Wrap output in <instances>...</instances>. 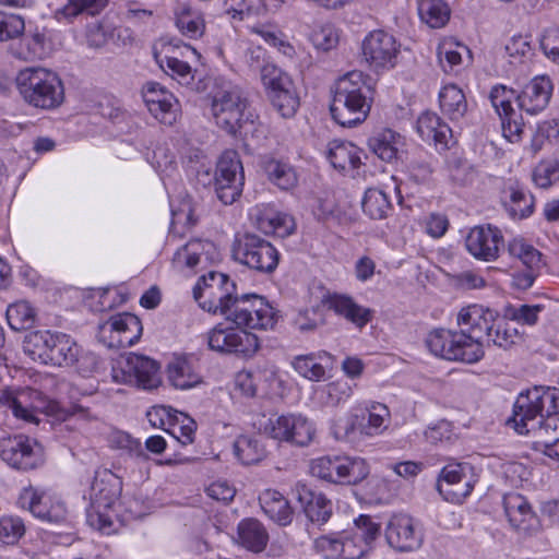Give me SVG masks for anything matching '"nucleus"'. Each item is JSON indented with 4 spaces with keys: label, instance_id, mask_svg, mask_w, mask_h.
Segmentation results:
<instances>
[{
    "label": "nucleus",
    "instance_id": "nucleus-1",
    "mask_svg": "<svg viewBox=\"0 0 559 559\" xmlns=\"http://www.w3.org/2000/svg\"><path fill=\"white\" fill-rule=\"evenodd\" d=\"M203 281L204 292L198 287L193 290L194 299L203 310L219 312L238 328L267 330L276 324L277 312L264 297L257 294L239 296L235 282L228 275L210 272L203 276Z\"/></svg>",
    "mask_w": 559,
    "mask_h": 559
},
{
    "label": "nucleus",
    "instance_id": "nucleus-2",
    "mask_svg": "<svg viewBox=\"0 0 559 559\" xmlns=\"http://www.w3.org/2000/svg\"><path fill=\"white\" fill-rule=\"evenodd\" d=\"M511 421L519 433H532L537 450L547 449L559 438V389L534 386L522 392Z\"/></svg>",
    "mask_w": 559,
    "mask_h": 559
},
{
    "label": "nucleus",
    "instance_id": "nucleus-3",
    "mask_svg": "<svg viewBox=\"0 0 559 559\" xmlns=\"http://www.w3.org/2000/svg\"><path fill=\"white\" fill-rule=\"evenodd\" d=\"M24 349L34 360L46 365L73 368L83 378L97 372L98 357L83 349L70 335L61 332L34 331L25 336Z\"/></svg>",
    "mask_w": 559,
    "mask_h": 559
},
{
    "label": "nucleus",
    "instance_id": "nucleus-4",
    "mask_svg": "<svg viewBox=\"0 0 559 559\" xmlns=\"http://www.w3.org/2000/svg\"><path fill=\"white\" fill-rule=\"evenodd\" d=\"M369 75L355 70L335 82L330 111L336 123L352 128L367 119L373 99Z\"/></svg>",
    "mask_w": 559,
    "mask_h": 559
},
{
    "label": "nucleus",
    "instance_id": "nucleus-5",
    "mask_svg": "<svg viewBox=\"0 0 559 559\" xmlns=\"http://www.w3.org/2000/svg\"><path fill=\"white\" fill-rule=\"evenodd\" d=\"M379 534L380 525L369 515H360L353 531L320 536L314 544L326 559H360Z\"/></svg>",
    "mask_w": 559,
    "mask_h": 559
},
{
    "label": "nucleus",
    "instance_id": "nucleus-6",
    "mask_svg": "<svg viewBox=\"0 0 559 559\" xmlns=\"http://www.w3.org/2000/svg\"><path fill=\"white\" fill-rule=\"evenodd\" d=\"M16 85L24 100L37 108H57L64 98L61 80L44 68L21 70L16 76Z\"/></svg>",
    "mask_w": 559,
    "mask_h": 559
},
{
    "label": "nucleus",
    "instance_id": "nucleus-7",
    "mask_svg": "<svg viewBox=\"0 0 559 559\" xmlns=\"http://www.w3.org/2000/svg\"><path fill=\"white\" fill-rule=\"evenodd\" d=\"M242 92L235 87L218 91L212 98V115L218 128L233 136L242 134L247 124L253 123V115Z\"/></svg>",
    "mask_w": 559,
    "mask_h": 559
},
{
    "label": "nucleus",
    "instance_id": "nucleus-8",
    "mask_svg": "<svg viewBox=\"0 0 559 559\" xmlns=\"http://www.w3.org/2000/svg\"><path fill=\"white\" fill-rule=\"evenodd\" d=\"M231 252L235 261L262 274L273 273L280 261L275 247L253 233H245L237 237Z\"/></svg>",
    "mask_w": 559,
    "mask_h": 559
},
{
    "label": "nucleus",
    "instance_id": "nucleus-9",
    "mask_svg": "<svg viewBox=\"0 0 559 559\" xmlns=\"http://www.w3.org/2000/svg\"><path fill=\"white\" fill-rule=\"evenodd\" d=\"M426 345L438 357L466 364L480 360L485 354L476 344L468 343L461 330L436 329L428 334Z\"/></svg>",
    "mask_w": 559,
    "mask_h": 559
},
{
    "label": "nucleus",
    "instance_id": "nucleus-10",
    "mask_svg": "<svg viewBox=\"0 0 559 559\" xmlns=\"http://www.w3.org/2000/svg\"><path fill=\"white\" fill-rule=\"evenodd\" d=\"M245 173L238 152L226 150L219 157L214 177V189L224 204H233L242 192Z\"/></svg>",
    "mask_w": 559,
    "mask_h": 559
},
{
    "label": "nucleus",
    "instance_id": "nucleus-11",
    "mask_svg": "<svg viewBox=\"0 0 559 559\" xmlns=\"http://www.w3.org/2000/svg\"><path fill=\"white\" fill-rule=\"evenodd\" d=\"M263 85L272 106L283 118H292L300 105L292 78L277 67L263 70Z\"/></svg>",
    "mask_w": 559,
    "mask_h": 559
},
{
    "label": "nucleus",
    "instance_id": "nucleus-12",
    "mask_svg": "<svg viewBox=\"0 0 559 559\" xmlns=\"http://www.w3.org/2000/svg\"><path fill=\"white\" fill-rule=\"evenodd\" d=\"M264 432L276 441L306 447L312 441L316 429L307 417L287 414L270 418L264 426Z\"/></svg>",
    "mask_w": 559,
    "mask_h": 559
},
{
    "label": "nucleus",
    "instance_id": "nucleus-13",
    "mask_svg": "<svg viewBox=\"0 0 559 559\" xmlns=\"http://www.w3.org/2000/svg\"><path fill=\"white\" fill-rule=\"evenodd\" d=\"M240 329L216 325L207 334L210 349L221 354L252 356L259 349V338L255 334L247 332L246 328Z\"/></svg>",
    "mask_w": 559,
    "mask_h": 559
},
{
    "label": "nucleus",
    "instance_id": "nucleus-14",
    "mask_svg": "<svg viewBox=\"0 0 559 559\" xmlns=\"http://www.w3.org/2000/svg\"><path fill=\"white\" fill-rule=\"evenodd\" d=\"M476 483L474 467L469 463L451 462L439 475L437 489L451 502H461L474 488Z\"/></svg>",
    "mask_w": 559,
    "mask_h": 559
},
{
    "label": "nucleus",
    "instance_id": "nucleus-15",
    "mask_svg": "<svg viewBox=\"0 0 559 559\" xmlns=\"http://www.w3.org/2000/svg\"><path fill=\"white\" fill-rule=\"evenodd\" d=\"M401 45L388 32L377 29L370 32L362 40V56L374 70L395 67Z\"/></svg>",
    "mask_w": 559,
    "mask_h": 559
},
{
    "label": "nucleus",
    "instance_id": "nucleus-16",
    "mask_svg": "<svg viewBox=\"0 0 559 559\" xmlns=\"http://www.w3.org/2000/svg\"><path fill=\"white\" fill-rule=\"evenodd\" d=\"M498 316L495 311L479 305L462 308L457 314V324L462 333L481 349L493 331Z\"/></svg>",
    "mask_w": 559,
    "mask_h": 559
},
{
    "label": "nucleus",
    "instance_id": "nucleus-17",
    "mask_svg": "<svg viewBox=\"0 0 559 559\" xmlns=\"http://www.w3.org/2000/svg\"><path fill=\"white\" fill-rule=\"evenodd\" d=\"M0 455L10 466L21 471H29L43 463L40 445L33 439L19 435L0 443Z\"/></svg>",
    "mask_w": 559,
    "mask_h": 559
},
{
    "label": "nucleus",
    "instance_id": "nucleus-18",
    "mask_svg": "<svg viewBox=\"0 0 559 559\" xmlns=\"http://www.w3.org/2000/svg\"><path fill=\"white\" fill-rule=\"evenodd\" d=\"M389 545L400 551L418 549L424 542L420 523L407 514L393 515L385 528Z\"/></svg>",
    "mask_w": 559,
    "mask_h": 559
},
{
    "label": "nucleus",
    "instance_id": "nucleus-19",
    "mask_svg": "<svg viewBox=\"0 0 559 559\" xmlns=\"http://www.w3.org/2000/svg\"><path fill=\"white\" fill-rule=\"evenodd\" d=\"M502 246L501 230L490 224L473 227L465 238L466 250L475 259L485 262L496 261Z\"/></svg>",
    "mask_w": 559,
    "mask_h": 559
},
{
    "label": "nucleus",
    "instance_id": "nucleus-20",
    "mask_svg": "<svg viewBox=\"0 0 559 559\" xmlns=\"http://www.w3.org/2000/svg\"><path fill=\"white\" fill-rule=\"evenodd\" d=\"M19 504L21 508L28 510L34 516L48 522L59 523L67 516V508L62 501L56 500L33 487L22 490Z\"/></svg>",
    "mask_w": 559,
    "mask_h": 559
},
{
    "label": "nucleus",
    "instance_id": "nucleus-21",
    "mask_svg": "<svg viewBox=\"0 0 559 559\" xmlns=\"http://www.w3.org/2000/svg\"><path fill=\"white\" fill-rule=\"evenodd\" d=\"M490 102L502 121L503 135L510 141L520 139L524 123L522 118H516L512 107V99H516L515 91L503 85L493 86L489 94Z\"/></svg>",
    "mask_w": 559,
    "mask_h": 559
},
{
    "label": "nucleus",
    "instance_id": "nucleus-22",
    "mask_svg": "<svg viewBox=\"0 0 559 559\" xmlns=\"http://www.w3.org/2000/svg\"><path fill=\"white\" fill-rule=\"evenodd\" d=\"M148 111L164 124L171 126L177 119L178 102L159 83L148 82L142 91Z\"/></svg>",
    "mask_w": 559,
    "mask_h": 559
},
{
    "label": "nucleus",
    "instance_id": "nucleus-23",
    "mask_svg": "<svg viewBox=\"0 0 559 559\" xmlns=\"http://www.w3.org/2000/svg\"><path fill=\"white\" fill-rule=\"evenodd\" d=\"M178 49L197 55L195 49L189 45L180 47L169 41L163 46L160 51L154 52L155 60L166 74L177 79L180 84H190L193 81L192 69L188 62L176 56Z\"/></svg>",
    "mask_w": 559,
    "mask_h": 559
},
{
    "label": "nucleus",
    "instance_id": "nucleus-24",
    "mask_svg": "<svg viewBox=\"0 0 559 559\" xmlns=\"http://www.w3.org/2000/svg\"><path fill=\"white\" fill-rule=\"evenodd\" d=\"M117 333L116 343L110 342L109 347L132 346L142 333V324L140 319L132 313H121L111 317L107 322L100 325V333Z\"/></svg>",
    "mask_w": 559,
    "mask_h": 559
},
{
    "label": "nucleus",
    "instance_id": "nucleus-25",
    "mask_svg": "<svg viewBox=\"0 0 559 559\" xmlns=\"http://www.w3.org/2000/svg\"><path fill=\"white\" fill-rule=\"evenodd\" d=\"M552 85L548 78L536 76L516 95L520 109L535 115L546 108L551 96Z\"/></svg>",
    "mask_w": 559,
    "mask_h": 559
},
{
    "label": "nucleus",
    "instance_id": "nucleus-26",
    "mask_svg": "<svg viewBox=\"0 0 559 559\" xmlns=\"http://www.w3.org/2000/svg\"><path fill=\"white\" fill-rule=\"evenodd\" d=\"M503 509L510 525L523 533H527L534 521V513L525 497L518 492L503 496Z\"/></svg>",
    "mask_w": 559,
    "mask_h": 559
},
{
    "label": "nucleus",
    "instance_id": "nucleus-27",
    "mask_svg": "<svg viewBox=\"0 0 559 559\" xmlns=\"http://www.w3.org/2000/svg\"><path fill=\"white\" fill-rule=\"evenodd\" d=\"M416 129L423 140L433 141L442 150L448 148L449 140L452 138V130L436 112H423L417 119Z\"/></svg>",
    "mask_w": 559,
    "mask_h": 559
},
{
    "label": "nucleus",
    "instance_id": "nucleus-28",
    "mask_svg": "<svg viewBox=\"0 0 559 559\" xmlns=\"http://www.w3.org/2000/svg\"><path fill=\"white\" fill-rule=\"evenodd\" d=\"M158 364L142 355H131L127 359L126 372L135 378L139 386L143 389L156 388L159 383Z\"/></svg>",
    "mask_w": 559,
    "mask_h": 559
},
{
    "label": "nucleus",
    "instance_id": "nucleus-29",
    "mask_svg": "<svg viewBox=\"0 0 559 559\" xmlns=\"http://www.w3.org/2000/svg\"><path fill=\"white\" fill-rule=\"evenodd\" d=\"M323 304L336 314L346 318L359 328L366 325L371 319L369 309L358 306L347 296L330 295L323 300Z\"/></svg>",
    "mask_w": 559,
    "mask_h": 559
},
{
    "label": "nucleus",
    "instance_id": "nucleus-30",
    "mask_svg": "<svg viewBox=\"0 0 559 559\" xmlns=\"http://www.w3.org/2000/svg\"><path fill=\"white\" fill-rule=\"evenodd\" d=\"M259 501L264 513L275 523L287 525L292 522L293 510L280 491L266 489L260 495Z\"/></svg>",
    "mask_w": 559,
    "mask_h": 559
},
{
    "label": "nucleus",
    "instance_id": "nucleus-31",
    "mask_svg": "<svg viewBox=\"0 0 559 559\" xmlns=\"http://www.w3.org/2000/svg\"><path fill=\"white\" fill-rule=\"evenodd\" d=\"M298 498L307 518L311 522L319 524L328 522L332 514V503L322 493L312 492L302 485L300 486Z\"/></svg>",
    "mask_w": 559,
    "mask_h": 559
},
{
    "label": "nucleus",
    "instance_id": "nucleus-32",
    "mask_svg": "<svg viewBox=\"0 0 559 559\" xmlns=\"http://www.w3.org/2000/svg\"><path fill=\"white\" fill-rule=\"evenodd\" d=\"M504 192L503 205L512 218L523 219L533 213V195L526 193L518 183L510 185Z\"/></svg>",
    "mask_w": 559,
    "mask_h": 559
},
{
    "label": "nucleus",
    "instance_id": "nucleus-33",
    "mask_svg": "<svg viewBox=\"0 0 559 559\" xmlns=\"http://www.w3.org/2000/svg\"><path fill=\"white\" fill-rule=\"evenodd\" d=\"M238 540L246 549L261 552L267 545L269 534L258 520L248 519L238 525Z\"/></svg>",
    "mask_w": 559,
    "mask_h": 559
},
{
    "label": "nucleus",
    "instance_id": "nucleus-34",
    "mask_svg": "<svg viewBox=\"0 0 559 559\" xmlns=\"http://www.w3.org/2000/svg\"><path fill=\"white\" fill-rule=\"evenodd\" d=\"M167 372L169 382L176 389L188 390L202 382V378L186 357L174 358L168 365Z\"/></svg>",
    "mask_w": 559,
    "mask_h": 559
},
{
    "label": "nucleus",
    "instance_id": "nucleus-35",
    "mask_svg": "<svg viewBox=\"0 0 559 559\" xmlns=\"http://www.w3.org/2000/svg\"><path fill=\"white\" fill-rule=\"evenodd\" d=\"M442 112L452 121H457L467 111V102L463 91L455 84H448L439 93Z\"/></svg>",
    "mask_w": 559,
    "mask_h": 559
},
{
    "label": "nucleus",
    "instance_id": "nucleus-36",
    "mask_svg": "<svg viewBox=\"0 0 559 559\" xmlns=\"http://www.w3.org/2000/svg\"><path fill=\"white\" fill-rule=\"evenodd\" d=\"M213 249L214 245L210 241L200 239L191 240L176 251L173 263L178 269L185 266L194 267L200 263L202 258L209 260V254Z\"/></svg>",
    "mask_w": 559,
    "mask_h": 559
},
{
    "label": "nucleus",
    "instance_id": "nucleus-37",
    "mask_svg": "<svg viewBox=\"0 0 559 559\" xmlns=\"http://www.w3.org/2000/svg\"><path fill=\"white\" fill-rule=\"evenodd\" d=\"M323 358L330 359L331 355L324 350L306 355H298L293 359L292 366L295 371L302 378L319 382L325 378V368L320 362V360Z\"/></svg>",
    "mask_w": 559,
    "mask_h": 559
},
{
    "label": "nucleus",
    "instance_id": "nucleus-38",
    "mask_svg": "<svg viewBox=\"0 0 559 559\" xmlns=\"http://www.w3.org/2000/svg\"><path fill=\"white\" fill-rule=\"evenodd\" d=\"M106 478L95 479L92 485L91 504L95 508L107 510L120 493V488L111 473L105 474Z\"/></svg>",
    "mask_w": 559,
    "mask_h": 559
},
{
    "label": "nucleus",
    "instance_id": "nucleus-39",
    "mask_svg": "<svg viewBox=\"0 0 559 559\" xmlns=\"http://www.w3.org/2000/svg\"><path fill=\"white\" fill-rule=\"evenodd\" d=\"M402 138L399 133L386 129L368 141L369 148L382 160L392 162L397 157Z\"/></svg>",
    "mask_w": 559,
    "mask_h": 559
},
{
    "label": "nucleus",
    "instance_id": "nucleus-40",
    "mask_svg": "<svg viewBox=\"0 0 559 559\" xmlns=\"http://www.w3.org/2000/svg\"><path fill=\"white\" fill-rule=\"evenodd\" d=\"M234 453L245 465L257 464L266 456L261 440L250 436H239L234 442Z\"/></svg>",
    "mask_w": 559,
    "mask_h": 559
},
{
    "label": "nucleus",
    "instance_id": "nucleus-41",
    "mask_svg": "<svg viewBox=\"0 0 559 559\" xmlns=\"http://www.w3.org/2000/svg\"><path fill=\"white\" fill-rule=\"evenodd\" d=\"M420 20L431 28L444 26L450 19V9L443 0H417Z\"/></svg>",
    "mask_w": 559,
    "mask_h": 559
},
{
    "label": "nucleus",
    "instance_id": "nucleus-42",
    "mask_svg": "<svg viewBox=\"0 0 559 559\" xmlns=\"http://www.w3.org/2000/svg\"><path fill=\"white\" fill-rule=\"evenodd\" d=\"M344 456H323L311 463V474L318 478L335 483L344 484Z\"/></svg>",
    "mask_w": 559,
    "mask_h": 559
},
{
    "label": "nucleus",
    "instance_id": "nucleus-43",
    "mask_svg": "<svg viewBox=\"0 0 559 559\" xmlns=\"http://www.w3.org/2000/svg\"><path fill=\"white\" fill-rule=\"evenodd\" d=\"M258 228L264 234L285 238L293 234L295 223L292 216L282 213L265 214L258 218Z\"/></svg>",
    "mask_w": 559,
    "mask_h": 559
},
{
    "label": "nucleus",
    "instance_id": "nucleus-44",
    "mask_svg": "<svg viewBox=\"0 0 559 559\" xmlns=\"http://www.w3.org/2000/svg\"><path fill=\"white\" fill-rule=\"evenodd\" d=\"M176 26L182 35L189 38L201 37L205 29L202 13L189 7H182L177 13Z\"/></svg>",
    "mask_w": 559,
    "mask_h": 559
},
{
    "label": "nucleus",
    "instance_id": "nucleus-45",
    "mask_svg": "<svg viewBox=\"0 0 559 559\" xmlns=\"http://www.w3.org/2000/svg\"><path fill=\"white\" fill-rule=\"evenodd\" d=\"M7 320L10 328L14 331H22L34 325L36 312L29 302L21 300L11 304L7 309Z\"/></svg>",
    "mask_w": 559,
    "mask_h": 559
},
{
    "label": "nucleus",
    "instance_id": "nucleus-46",
    "mask_svg": "<svg viewBox=\"0 0 559 559\" xmlns=\"http://www.w3.org/2000/svg\"><path fill=\"white\" fill-rule=\"evenodd\" d=\"M362 211L372 219L386 217L391 210L388 195L379 189L369 188L366 190L362 202Z\"/></svg>",
    "mask_w": 559,
    "mask_h": 559
},
{
    "label": "nucleus",
    "instance_id": "nucleus-47",
    "mask_svg": "<svg viewBox=\"0 0 559 559\" xmlns=\"http://www.w3.org/2000/svg\"><path fill=\"white\" fill-rule=\"evenodd\" d=\"M264 170L269 179L283 190H288L297 183V175L294 168L284 162L276 159L266 160Z\"/></svg>",
    "mask_w": 559,
    "mask_h": 559
},
{
    "label": "nucleus",
    "instance_id": "nucleus-48",
    "mask_svg": "<svg viewBox=\"0 0 559 559\" xmlns=\"http://www.w3.org/2000/svg\"><path fill=\"white\" fill-rule=\"evenodd\" d=\"M521 338L522 336L515 328L511 326L504 319L497 318L493 331H491V335L488 337L486 344H492L503 349H508L512 345L519 343Z\"/></svg>",
    "mask_w": 559,
    "mask_h": 559
},
{
    "label": "nucleus",
    "instance_id": "nucleus-49",
    "mask_svg": "<svg viewBox=\"0 0 559 559\" xmlns=\"http://www.w3.org/2000/svg\"><path fill=\"white\" fill-rule=\"evenodd\" d=\"M25 534L23 520L14 515L0 518V540L5 545H15Z\"/></svg>",
    "mask_w": 559,
    "mask_h": 559
},
{
    "label": "nucleus",
    "instance_id": "nucleus-50",
    "mask_svg": "<svg viewBox=\"0 0 559 559\" xmlns=\"http://www.w3.org/2000/svg\"><path fill=\"white\" fill-rule=\"evenodd\" d=\"M0 405L10 409L17 419L35 425H38L41 421L33 409L25 406L21 399L11 392H3L0 395Z\"/></svg>",
    "mask_w": 559,
    "mask_h": 559
},
{
    "label": "nucleus",
    "instance_id": "nucleus-51",
    "mask_svg": "<svg viewBox=\"0 0 559 559\" xmlns=\"http://www.w3.org/2000/svg\"><path fill=\"white\" fill-rule=\"evenodd\" d=\"M25 31L24 19L17 14L0 11V43L15 39Z\"/></svg>",
    "mask_w": 559,
    "mask_h": 559
},
{
    "label": "nucleus",
    "instance_id": "nucleus-52",
    "mask_svg": "<svg viewBox=\"0 0 559 559\" xmlns=\"http://www.w3.org/2000/svg\"><path fill=\"white\" fill-rule=\"evenodd\" d=\"M146 417L153 427L170 432L175 428V421H179L178 412L170 406H154L146 413Z\"/></svg>",
    "mask_w": 559,
    "mask_h": 559
},
{
    "label": "nucleus",
    "instance_id": "nucleus-53",
    "mask_svg": "<svg viewBox=\"0 0 559 559\" xmlns=\"http://www.w3.org/2000/svg\"><path fill=\"white\" fill-rule=\"evenodd\" d=\"M357 417L354 415H343L333 419L331 433L336 440L354 441L356 433Z\"/></svg>",
    "mask_w": 559,
    "mask_h": 559
},
{
    "label": "nucleus",
    "instance_id": "nucleus-54",
    "mask_svg": "<svg viewBox=\"0 0 559 559\" xmlns=\"http://www.w3.org/2000/svg\"><path fill=\"white\" fill-rule=\"evenodd\" d=\"M69 3L58 14L66 17L76 16L80 13L87 11L91 14H96L107 5V0H68Z\"/></svg>",
    "mask_w": 559,
    "mask_h": 559
},
{
    "label": "nucleus",
    "instance_id": "nucleus-55",
    "mask_svg": "<svg viewBox=\"0 0 559 559\" xmlns=\"http://www.w3.org/2000/svg\"><path fill=\"white\" fill-rule=\"evenodd\" d=\"M344 484H357L369 474V467L364 459L344 456Z\"/></svg>",
    "mask_w": 559,
    "mask_h": 559
},
{
    "label": "nucleus",
    "instance_id": "nucleus-56",
    "mask_svg": "<svg viewBox=\"0 0 559 559\" xmlns=\"http://www.w3.org/2000/svg\"><path fill=\"white\" fill-rule=\"evenodd\" d=\"M457 47L466 49V47L461 46L453 40H444L438 46V58L445 72L461 63L462 57L461 52L456 49Z\"/></svg>",
    "mask_w": 559,
    "mask_h": 559
},
{
    "label": "nucleus",
    "instance_id": "nucleus-57",
    "mask_svg": "<svg viewBox=\"0 0 559 559\" xmlns=\"http://www.w3.org/2000/svg\"><path fill=\"white\" fill-rule=\"evenodd\" d=\"M558 179L559 163L557 162H542L533 173V180L540 188H548Z\"/></svg>",
    "mask_w": 559,
    "mask_h": 559
},
{
    "label": "nucleus",
    "instance_id": "nucleus-58",
    "mask_svg": "<svg viewBox=\"0 0 559 559\" xmlns=\"http://www.w3.org/2000/svg\"><path fill=\"white\" fill-rule=\"evenodd\" d=\"M311 40L316 48L328 51L337 45L338 34L334 26L328 24L316 29L311 35Z\"/></svg>",
    "mask_w": 559,
    "mask_h": 559
},
{
    "label": "nucleus",
    "instance_id": "nucleus-59",
    "mask_svg": "<svg viewBox=\"0 0 559 559\" xmlns=\"http://www.w3.org/2000/svg\"><path fill=\"white\" fill-rule=\"evenodd\" d=\"M350 152H353V144L337 143L329 148L328 158L335 169H348V162H350Z\"/></svg>",
    "mask_w": 559,
    "mask_h": 559
},
{
    "label": "nucleus",
    "instance_id": "nucleus-60",
    "mask_svg": "<svg viewBox=\"0 0 559 559\" xmlns=\"http://www.w3.org/2000/svg\"><path fill=\"white\" fill-rule=\"evenodd\" d=\"M224 2L226 13L233 19L243 21L259 14V9L248 4L247 0H222Z\"/></svg>",
    "mask_w": 559,
    "mask_h": 559
},
{
    "label": "nucleus",
    "instance_id": "nucleus-61",
    "mask_svg": "<svg viewBox=\"0 0 559 559\" xmlns=\"http://www.w3.org/2000/svg\"><path fill=\"white\" fill-rule=\"evenodd\" d=\"M540 48L552 61L559 63V28L549 27L545 29L540 38Z\"/></svg>",
    "mask_w": 559,
    "mask_h": 559
},
{
    "label": "nucleus",
    "instance_id": "nucleus-62",
    "mask_svg": "<svg viewBox=\"0 0 559 559\" xmlns=\"http://www.w3.org/2000/svg\"><path fill=\"white\" fill-rule=\"evenodd\" d=\"M266 53L265 50L259 46L250 47L245 52V62L253 72L259 71L261 81L263 82V70L266 67H276L272 63L265 62Z\"/></svg>",
    "mask_w": 559,
    "mask_h": 559
},
{
    "label": "nucleus",
    "instance_id": "nucleus-63",
    "mask_svg": "<svg viewBox=\"0 0 559 559\" xmlns=\"http://www.w3.org/2000/svg\"><path fill=\"white\" fill-rule=\"evenodd\" d=\"M409 178L416 183H426L430 180L432 175V167L428 159L416 158L413 159L408 166Z\"/></svg>",
    "mask_w": 559,
    "mask_h": 559
},
{
    "label": "nucleus",
    "instance_id": "nucleus-64",
    "mask_svg": "<svg viewBox=\"0 0 559 559\" xmlns=\"http://www.w3.org/2000/svg\"><path fill=\"white\" fill-rule=\"evenodd\" d=\"M542 309L543 307L539 305H521L520 307L511 308L509 316L512 320L532 325L536 323Z\"/></svg>",
    "mask_w": 559,
    "mask_h": 559
}]
</instances>
